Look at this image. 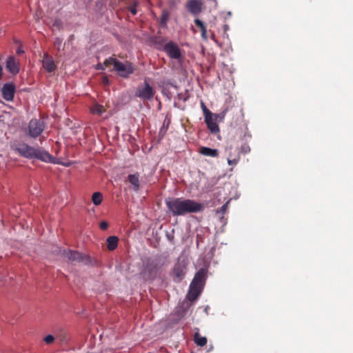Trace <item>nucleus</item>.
<instances>
[{"instance_id": "f8f14e48", "label": "nucleus", "mask_w": 353, "mask_h": 353, "mask_svg": "<svg viewBox=\"0 0 353 353\" xmlns=\"http://www.w3.org/2000/svg\"><path fill=\"white\" fill-rule=\"evenodd\" d=\"M186 268L184 264L177 263L173 268V279L175 282H180L185 276Z\"/></svg>"}, {"instance_id": "dca6fc26", "label": "nucleus", "mask_w": 353, "mask_h": 353, "mask_svg": "<svg viewBox=\"0 0 353 353\" xmlns=\"http://www.w3.org/2000/svg\"><path fill=\"white\" fill-rule=\"evenodd\" d=\"M129 183L133 186L134 191H138L140 188L139 174L138 172L130 174L128 176Z\"/></svg>"}, {"instance_id": "6e6552de", "label": "nucleus", "mask_w": 353, "mask_h": 353, "mask_svg": "<svg viewBox=\"0 0 353 353\" xmlns=\"http://www.w3.org/2000/svg\"><path fill=\"white\" fill-rule=\"evenodd\" d=\"M163 50L166 52L167 55L172 59L181 60L182 59V54L181 49L177 44L170 41L165 43L163 47Z\"/></svg>"}, {"instance_id": "e433bc0d", "label": "nucleus", "mask_w": 353, "mask_h": 353, "mask_svg": "<svg viewBox=\"0 0 353 353\" xmlns=\"http://www.w3.org/2000/svg\"><path fill=\"white\" fill-rule=\"evenodd\" d=\"M225 30L228 29V26L227 25L225 26Z\"/></svg>"}, {"instance_id": "a878e982", "label": "nucleus", "mask_w": 353, "mask_h": 353, "mask_svg": "<svg viewBox=\"0 0 353 353\" xmlns=\"http://www.w3.org/2000/svg\"><path fill=\"white\" fill-rule=\"evenodd\" d=\"M240 152L244 154H248L250 152V147L248 143H245L241 146Z\"/></svg>"}, {"instance_id": "ddd939ff", "label": "nucleus", "mask_w": 353, "mask_h": 353, "mask_svg": "<svg viewBox=\"0 0 353 353\" xmlns=\"http://www.w3.org/2000/svg\"><path fill=\"white\" fill-rule=\"evenodd\" d=\"M6 68L12 74L19 72V62L14 57H10L6 61Z\"/></svg>"}, {"instance_id": "4468645a", "label": "nucleus", "mask_w": 353, "mask_h": 353, "mask_svg": "<svg viewBox=\"0 0 353 353\" xmlns=\"http://www.w3.org/2000/svg\"><path fill=\"white\" fill-rule=\"evenodd\" d=\"M43 67L48 72H52L56 70V65L52 57L45 54L43 59Z\"/></svg>"}, {"instance_id": "1a4fd4ad", "label": "nucleus", "mask_w": 353, "mask_h": 353, "mask_svg": "<svg viewBox=\"0 0 353 353\" xmlns=\"http://www.w3.org/2000/svg\"><path fill=\"white\" fill-rule=\"evenodd\" d=\"M203 6L202 0H188L185 7L190 14L196 16L202 12Z\"/></svg>"}, {"instance_id": "412c9836", "label": "nucleus", "mask_w": 353, "mask_h": 353, "mask_svg": "<svg viewBox=\"0 0 353 353\" xmlns=\"http://www.w3.org/2000/svg\"><path fill=\"white\" fill-rule=\"evenodd\" d=\"M102 200H103V195L101 192H97L93 193L92 196V203L95 205H100L102 202Z\"/></svg>"}, {"instance_id": "bb28decb", "label": "nucleus", "mask_w": 353, "mask_h": 353, "mask_svg": "<svg viewBox=\"0 0 353 353\" xmlns=\"http://www.w3.org/2000/svg\"><path fill=\"white\" fill-rule=\"evenodd\" d=\"M137 5H138L137 1H134L133 4L132 6H130V8H129V10H130V12L133 15H135L137 14Z\"/></svg>"}, {"instance_id": "a211bd4d", "label": "nucleus", "mask_w": 353, "mask_h": 353, "mask_svg": "<svg viewBox=\"0 0 353 353\" xmlns=\"http://www.w3.org/2000/svg\"><path fill=\"white\" fill-rule=\"evenodd\" d=\"M107 248L110 251L114 250L118 245L119 238L116 236H110L107 238Z\"/></svg>"}, {"instance_id": "7c9ffc66", "label": "nucleus", "mask_w": 353, "mask_h": 353, "mask_svg": "<svg viewBox=\"0 0 353 353\" xmlns=\"http://www.w3.org/2000/svg\"><path fill=\"white\" fill-rule=\"evenodd\" d=\"M152 41L154 43H159V44H161L163 42V39H162L160 37H154L152 39Z\"/></svg>"}, {"instance_id": "aec40b11", "label": "nucleus", "mask_w": 353, "mask_h": 353, "mask_svg": "<svg viewBox=\"0 0 353 353\" xmlns=\"http://www.w3.org/2000/svg\"><path fill=\"white\" fill-rule=\"evenodd\" d=\"M105 108L99 104H94L90 108V112L94 114L101 115L105 112Z\"/></svg>"}, {"instance_id": "f704fd0d", "label": "nucleus", "mask_w": 353, "mask_h": 353, "mask_svg": "<svg viewBox=\"0 0 353 353\" xmlns=\"http://www.w3.org/2000/svg\"><path fill=\"white\" fill-rule=\"evenodd\" d=\"M225 112H226V110L223 111V112L219 114V117H220L221 119H223V118H224V117H225Z\"/></svg>"}, {"instance_id": "f03ea898", "label": "nucleus", "mask_w": 353, "mask_h": 353, "mask_svg": "<svg viewBox=\"0 0 353 353\" xmlns=\"http://www.w3.org/2000/svg\"><path fill=\"white\" fill-rule=\"evenodd\" d=\"M12 148L26 159H37L46 162H50L52 159L48 152L39 148L32 147L23 141H14Z\"/></svg>"}, {"instance_id": "4c0bfd02", "label": "nucleus", "mask_w": 353, "mask_h": 353, "mask_svg": "<svg viewBox=\"0 0 353 353\" xmlns=\"http://www.w3.org/2000/svg\"><path fill=\"white\" fill-rule=\"evenodd\" d=\"M212 38L213 39H214V34H212Z\"/></svg>"}, {"instance_id": "f3484780", "label": "nucleus", "mask_w": 353, "mask_h": 353, "mask_svg": "<svg viewBox=\"0 0 353 353\" xmlns=\"http://www.w3.org/2000/svg\"><path fill=\"white\" fill-rule=\"evenodd\" d=\"M196 331L194 334V343L200 347H203L207 343V338L205 336H202L199 332V329L196 328Z\"/></svg>"}, {"instance_id": "9b49d317", "label": "nucleus", "mask_w": 353, "mask_h": 353, "mask_svg": "<svg viewBox=\"0 0 353 353\" xmlns=\"http://www.w3.org/2000/svg\"><path fill=\"white\" fill-rule=\"evenodd\" d=\"M219 114H212L205 118V122L208 126V128L212 134H216L220 131L219 127L216 123V120L219 118Z\"/></svg>"}, {"instance_id": "2eb2a0df", "label": "nucleus", "mask_w": 353, "mask_h": 353, "mask_svg": "<svg viewBox=\"0 0 353 353\" xmlns=\"http://www.w3.org/2000/svg\"><path fill=\"white\" fill-rule=\"evenodd\" d=\"M230 152L227 158L228 163L230 165L235 166L238 164L240 161V154L239 152H236V150L232 152V147L229 148Z\"/></svg>"}, {"instance_id": "6ab92c4d", "label": "nucleus", "mask_w": 353, "mask_h": 353, "mask_svg": "<svg viewBox=\"0 0 353 353\" xmlns=\"http://www.w3.org/2000/svg\"><path fill=\"white\" fill-rule=\"evenodd\" d=\"M200 153L204 156L216 157L219 155L218 150L208 147H202L200 149Z\"/></svg>"}, {"instance_id": "9d476101", "label": "nucleus", "mask_w": 353, "mask_h": 353, "mask_svg": "<svg viewBox=\"0 0 353 353\" xmlns=\"http://www.w3.org/2000/svg\"><path fill=\"white\" fill-rule=\"evenodd\" d=\"M15 85L12 83H7L3 85L1 89L3 98L7 101H11L14 99L15 93Z\"/></svg>"}, {"instance_id": "7ed1b4c3", "label": "nucleus", "mask_w": 353, "mask_h": 353, "mask_svg": "<svg viewBox=\"0 0 353 353\" xmlns=\"http://www.w3.org/2000/svg\"><path fill=\"white\" fill-rule=\"evenodd\" d=\"M207 271L201 268L194 275L192 281L187 294L188 300L192 301L196 300L202 292L206 279Z\"/></svg>"}, {"instance_id": "0eeeda50", "label": "nucleus", "mask_w": 353, "mask_h": 353, "mask_svg": "<svg viewBox=\"0 0 353 353\" xmlns=\"http://www.w3.org/2000/svg\"><path fill=\"white\" fill-rule=\"evenodd\" d=\"M154 93L152 87L145 81L143 87H139L137 89L135 96L143 101H149L154 97Z\"/></svg>"}, {"instance_id": "393cba45", "label": "nucleus", "mask_w": 353, "mask_h": 353, "mask_svg": "<svg viewBox=\"0 0 353 353\" xmlns=\"http://www.w3.org/2000/svg\"><path fill=\"white\" fill-rule=\"evenodd\" d=\"M194 21L195 25L198 28H199V29L201 30V32H202L203 30H206V27L202 21H201L199 19H195Z\"/></svg>"}, {"instance_id": "473e14b6", "label": "nucleus", "mask_w": 353, "mask_h": 353, "mask_svg": "<svg viewBox=\"0 0 353 353\" xmlns=\"http://www.w3.org/2000/svg\"><path fill=\"white\" fill-rule=\"evenodd\" d=\"M201 37L204 40L207 39V30H203V31L201 32Z\"/></svg>"}, {"instance_id": "b1692460", "label": "nucleus", "mask_w": 353, "mask_h": 353, "mask_svg": "<svg viewBox=\"0 0 353 353\" xmlns=\"http://www.w3.org/2000/svg\"><path fill=\"white\" fill-rule=\"evenodd\" d=\"M201 107L203 110L205 118L213 114L210 111V110L206 107V105H205V103L203 101L201 102Z\"/></svg>"}, {"instance_id": "c9c22d12", "label": "nucleus", "mask_w": 353, "mask_h": 353, "mask_svg": "<svg viewBox=\"0 0 353 353\" xmlns=\"http://www.w3.org/2000/svg\"><path fill=\"white\" fill-rule=\"evenodd\" d=\"M106 81H108V78L106 77H103V82L105 83Z\"/></svg>"}, {"instance_id": "39448f33", "label": "nucleus", "mask_w": 353, "mask_h": 353, "mask_svg": "<svg viewBox=\"0 0 353 353\" xmlns=\"http://www.w3.org/2000/svg\"><path fill=\"white\" fill-rule=\"evenodd\" d=\"M43 121L36 119H31L28 123V135L32 138L39 137L44 130Z\"/></svg>"}, {"instance_id": "cd10ccee", "label": "nucleus", "mask_w": 353, "mask_h": 353, "mask_svg": "<svg viewBox=\"0 0 353 353\" xmlns=\"http://www.w3.org/2000/svg\"><path fill=\"white\" fill-rule=\"evenodd\" d=\"M43 341L47 344H50L54 341V337L51 334H48L43 339Z\"/></svg>"}, {"instance_id": "2f4dec72", "label": "nucleus", "mask_w": 353, "mask_h": 353, "mask_svg": "<svg viewBox=\"0 0 353 353\" xmlns=\"http://www.w3.org/2000/svg\"><path fill=\"white\" fill-rule=\"evenodd\" d=\"M228 202H227L226 203H225L224 205H223L220 209V211L224 214L227 210H228Z\"/></svg>"}, {"instance_id": "c85d7f7f", "label": "nucleus", "mask_w": 353, "mask_h": 353, "mask_svg": "<svg viewBox=\"0 0 353 353\" xmlns=\"http://www.w3.org/2000/svg\"><path fill=\"white\" fill-rule=\"evenodd\" d=\"M61 43H62V41L61 39H60L59 38H57L55 41H54V46L58 49L59 50L61 46Z\"/></svg>"}, {"instance_id": "4be33fe9", "label": "nucleus", "mask_w": 353, "mask_h": 353, "mask_svg": "<svg viewBox=\"0 0 353 353\" xmlns=\"http://www.w3.org/2000/svg\"><path fill=\"white\" fill-rule=\"evenodd\" d=\"M170 17V12L167 10H163L161 15V25L165 26Z\"/></svg>"}, {"instance_id": "5701e85b", "label": "nucleus", "mask_w": 353, "mask_h": 353, "mask_svg": "<svg viewBox=\"0 0 353 353\" xmlns=\"http://www.w3.org/2000/svg\"><path fill=\"white\" fill-rule=\"evenodd\" d=\"M108 59H106L103 63H99L97 65L96 68L97 70H105L106 68L112 65V63H108Z\"/></svg>"}, {"instance_id": "f257e3e1", "label": "nucleus", "mask_w": 353, "mask_h": 353, "mask_svg": "<svg viewBox=\"0 0 353 353\" xmlns=\"http://www.w3.org/2000/svg\"><path fill=\"white\" fill-rule=\"evenodd\" d=\"M168 209L173 216H182L188 213H196L203 210L204 205L192 199L168 198L165 199Z\"/></svg>"}, {"instance_id": "423d86ee", "label": "nucleus", "mask_w": 353, "mask_h": 353, "mask_svg": "<svg viewBox=\"0 0 353 353\" xmlns=\"http://www.w3.org/2000/svg\"><path fill=\"white\" fill-rule=\"evenodd\" d=\"M63 255L70 262L79 263H88L90 262V259L87 256L77 251L64 250L63 252Z\"/></svg>"}, {"instance_id": "72a5a7b5", "label": "nucleus", "mask_w": 353, "mask_h": 353, "mask_svg": "<svg viewBox=\"0 0 353 353\" xmlns=\"http://www.w3.org/2000/svg\"><path fill=\"white\" fill-rule=\"evenodd\" d=\"M251 135L248 132H245L243 135V139L247 141L248 139H250Z\"/></svg>"}, {"instance_id": "c756f323", "label": "nucleus", "mask_w": 353, "mask_h": 353, "mask_svg": "<svg viewBox=\"0 0 353 353\" xmlns=\"http://www.w3.org/2000/svg\"><path fill=\"white\" fill-rule=\"evenodd\" d=\"M108 228V223L106 221H102L100 223V228L102 230H105Z\"/></svg>"}, {"instance_id": "20e7f679", "label": "nucleus", "mask_w": 353, "mask_h": 353, "mask_svg": "<svg viewBox=\"0 0 353 353\" xmlns=\"http://www.w3.org/2000/svg\"><path fill=\"white\" fill-rule=\"evenodd\" d=\"M108 63H112V65H113L112 70L116 71L120 77L123 78H128L134 71V68L130 62L122 63L114 57H109Z\"/></svg>"}]
</instances>
